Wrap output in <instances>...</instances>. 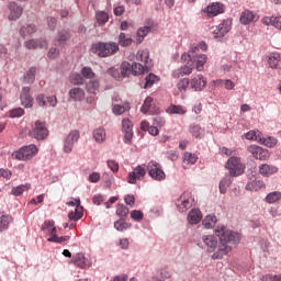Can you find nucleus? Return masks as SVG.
Segmentation results:
<instances>
[{
    "mask_svg": "<svg viewBox=\"0 0 281 281\" xmlns=\"http://www.w3.org/2000/svg\"><path fill=\"white\" fill-rule=\"evenodd\" d=\"M30 88L25 87L23 88V92L21 94V102L22 105L25 106V109H32L34 106V101L32 100V97H30Z\"/></svg>",
    "mask_w": 281,
    "mask_h": 281,
    "instance_id": "nucleus-24",
    "label": "nucleus"
},
{
    "mask_svg": "<svg viewBox=\"0 0 281 281\" xmlns=\"http://www.w3.org/2000/svg\"><path fill=\"white\" fill-rule=\"evenodd\" d=\"M246 139H249L250 142H262V133L256 132V131H249L245 134Z\"/></svg>",
    "mask_w": 281,
    "mask_h": 281,
    "instance_id": "nucleus-34",
    "label": "nucleus"
},
{
    "mask_svg": "<svg viewBox=\"0 0 281 281\" xmlns=\"http://www.w3.org/2000/svg\"><path fill=\"white\" fill-rule=\"evenodd\" d=\"M81 76H83V78H87V80H93V78H95V72H93V69H91V67H83L81 69Z\"/></svg>",
    "mask_w": 281,
    "mask_h": 281,
    "instance_id": "nucleus-50",
    "label": "nucleus"
},
{
    "mask_svg": "<svg viewBox=\"0 0 281 281\" xmlns=\"http://www.w3.org/2000/svg\"><path fill=\"white\" fill-rule=\"evenodd\" d=\"M35 153H36V145L32 144V145L20 148L19 150L12 154V157L18 161H25L27 159H32Z\"/></svg>",
    "mask_w": 281,
    "mask_h": 281,
    "instance_id": "nucleus-5",
    "label": "nucleus"
},
{
    "mask_svg": "<svg viewBox=\"0 0 281 281\" xmlns=\"http://www.w3.org/2000/svg\"><path fill=\"white\" fill-rule=\"evenodd\" d=\"M86 89L88 93H95L98 89H100V81L98 80H91L87 83Z\"/></svg>",
    "mask_w": 281,
    "mask_h": 281,
    "instance_id": "nucleus-48",
    "label": "nucleus"
},
{
    "mask_svg": "<svg viewBox=\"0 0 281 281\" xmlns=\"http://www.w3.org/2000/svg\"><path fill=\"white\" fill-rule=\"evenodd\" d=\"M49 137V128H47V123L37 121L36 122V139L41 142Z\"/></svg>",
    "mask_w": 281,
    "mask_h": 281,
    "instance_id": "nucleus-15",
    "label": "nucleus"
},
{
    "mask_svg": "<svg viewBox=\"0 0 281 281\" xmlns=\"http://www.w3.org/2000/svg\"><path fill=\"white\" fill-rule=\"evenodd\" d=\"M225 168L229 170L231 177H240L245 172V165H243L240 157H231Z\"/></svg>",
    "mask_w": 281,
    "mask_h": 281,
    "instance_id": "nucleus-4",
    "label": "nucleus"
},
{
    "mask_svg": "<svg viewBox=\"0 0 281 281\" xmlns=\"http://www.w3.org/2000/svg\"><path fill=\"white\" fill-rule=\"evenodd\" d=\"M10 223H12V216L2 215L0 216V232H5L10 227Z\"/></svg>",
    "mask_w": 281,
    "mask_h": 281,
    "instance_id": "nucleus-39",
    "label": "nucleus"
},
{
    "mask_svg": "<svg viewBox=\"0 0 281 281\" xmlns=\"http://www.w3.org/2000/svg\"><path fill=\"white\" fill-rule=\"evenodd\" d=\"M144 177H146V168L143 166H137L133 171L128 173L127 181L132 184H135L137 181H142Z\"/></svg>",
    "mask_w": 281,
    "mask_h": 281,
    "instance_id": "nucleus-12",
    "label": "nucleus"
},
{
    "mask_svg": "<svg viewBox=\"0 0 281 281\" xmlns=\"http://www.w3.org/2000/svg\"><path fill=\"white\" fill-rule=\"evenodd\" d=\"M69 98L75 102H81V100H85V90L82 88H72L69 90Z\"/></svg>",
    "mask_w": 281,
    "mask_h": 281,
    "instance_id": "nucleus-28",
    "label": "nucleus"
},
{
    "mask_svg": "<svg viewBox=\"0 0 281 281\" xmlns=\"http://www.w3.org/2000/svg\"><path fill=\"white\" fill-rule=\"evenodd\" d=\"M259 144L267 146V148H274V146H278V138L272 136H267L265 138L261 136V142H259Z\"/></svg>",
    "mask_w": 281,
    "mask_h": 281,
    "instance_id": "nucleus-35",
    "label": "nucleus"
},
{
    "mask_svg": "<svg viewBox=\"0 0 281 281\" xmlns=\"http://www.w3.org/2000/svg\"><path fill=\"white\" fill-rule=\"evenodd\" d=\"M147 170L149 177L155 181H164V179H166V173L164 172V169H161V165L155 160L148 162Z\"/></svg>",
    "mask_w": 281,
    "mask_h": 281,
    "instance_id": "nucleus-6",
    "label": "nucleus"
},
{
    "mask_svg": "<svg viewBox=\"0 0 281 281\" xmlns=\"http://www.w3.org/2000/svg\"><path fill=\"white\" fill-rule=\"evenodd\" d=\"M36 80V68H31L25 75H24V81L30 85Z\"/></svg>",
    "mask_w": 281,
    "mask_h": 281,
    "instance_id": "nucleus-49",
    "label": "nucleus"
},
{
    "mask_svg": "<svg viewBox=\"0 0 281 281\" xmlns=\"http://www.w3.org/2000/svg\"><path fill=\"white\" fill-rule=\"evenodd\" d=\"M149 58L150 53L148 52V49H140L136 54V60H138L139 63H144V65H150Z\"/></svg>",
    "mask_w": 281,
    "mask_h": 281,
    "instance_id": "nucleus-31",
    "label": "nucleus"
},
{
    "mask_svg": "<svg viewBox=\"0 0 281 281\" xmlns=\"http://www.w3.org/2000/svg\"><path fill=\"white\" fill-rule=\"evenodd\" d=\"M67 205H70V207H76L75 211L68 213L69 221H80V218H82V216L85 215L83 209L80 205V200L69 201L67 202Z\"/></svg>",
    "mask_w": 281,
    "mask_h": 281,
    "instance_id": "nucleus-9",
    "label": "nucleus"
},
{
    "mask_svg": "<svg viewBox=\"0 0 281 281\" xmlns=\"http://www.w3.org/2000/svg\"><path fill=\"white\" fill-rule=\"evenodd\" d=\"M202 240L207 249V251H214L218 247V239L214 235H205L202 237Z\"/></svg>",
    "mask_w": 281,
    "mask_h": 281,
    "instance_id": "nucleus-21",
    "label": "nucleus"
},
{
    "mask_svg": "<svg viewBox=\"0 0 281 281\" xmlns=\"http://www.w3.org/2000/svg\"><path fill=\"white\" fill-rule=\"evenodd\" d=\"M67 240H69V236L58 237V235H56V233L54 236H50L48 238V243H57V244L67 243Z\"/></svg>",
    "mask_w": 281,
    "mask_h": 281,
    "instance_id": "nucleus-54",
    "label": "nucleus"
},
{
    "mask_svg": "<svg viewBox=\"0 0 281 281\" xmlns=\"http://www.w3.org/2000/svg\"><path fill=\"white\" fill-rule=\"evenodd\" d=\"M247 153H249L254 159L259 161H268L269 157H271V154H269L267 149L258 145H249L247 147Z\"/></svg>",
    "mask_w": 281,
    "mask_h": 281,
    "instance_id": "nucleus-7",
    "label": "nucleus"
},
{
    "mask_svg": "<svg viewBox=\"0 0 281 281\" xmlns=\"http://www.w3.org/2000/svg\"><path fill=\"white\" fill-rule=\"evenodd\" d=\"M232 186V177L225 176L221 181H220V192L222 194H225L227 192V188Z\"/></svg>",
    "mask_w": 281,
    "mask_h": 281,
    "instance_id": "nucleus-38",
    "label": "nucleus"
},
{
    "mask_svg": "<svg viewBox=\"0 0 281 281\" xmlns=\"http://www.w3.org/2000/svg\"><path fill=\"white\" fill-rule=\"evenodd\" d=\"M160 276H161V279L159 281H164L172 278V273L170 272V270H168V267H165L160 270Z\"/></svg>",
    "mask_w": 281,
    "mask_h": 281,
    "instance_id": "nucleus-61",
    "label": "nucleus"
},
{
    "mask_svg": "<svg viewBox=\"0 0 281 281\" xmlns=\"http://www.w3.org/2000/svg\"><path fill=\"white\" fill-rule=\"evenodd\" d=\"M95 19L100 25H104V24L109 23V13H106L104 11H98L95 13Z\"/></svg>",
    "mask_w": 281,
    "mask_h": 281,
    "instance_id": "nucleus-45",
    "label": "nucleus"
},
{
    "mask_svg": "<svg viewBox=\"0 0 281 281\" xmlns=\"http://www.w3.org/2000/svg\"><path fill=\"white\" fill-rule=\"evenodd\" d=\"M190 85L191 88L194 89V91H203V89H205V86L207 85V81L205 80V77H203V75H198L191 80Z\"/></svg>",
    "mask_w": 281,
    "mask_h": 281,
    "instance_id": "nucleus-20",
    "label": "nucleus"
},
{
    "mask_svg": "<svg viewBox=\"0 0 281 281\" xmlns=\"http://www.w3.org/2000/svg\"><path fill=\"white\" fill-rule=\"evenodd\" d=\"M72 85H85V78L80 74H76L71 78Z\"/></svg>",
    "mask_w": 281,
    "mask_h": 281,
    "instance_id": "nucleus-62",
    "label": "nucleus"
},
{
    "mask_svg": "<svg viewBox=\"0 0 281 281\" xmlns=\"http://www.w3.org/2000/svg\"><path fill=\"white\" fill-rule=\"evenodd\" d=\"M92 54H98L100 58H108L120 52V44L115 42L104 43L98 42L91 46Z\"/></svg>",
    "mask_w": 281,
    "mask_h": 281,
    "instance_id": "nucleus-3",
    "label": "nucleus"
},
{
    "mask_svg": "<svg viewBox=\"0 0 281 281\" xmlns=\"http://www.w3.org/2000/svg\"><path fill=\"white\" fill-rule=\"evenodd\" d=\"M154 126H159V128H161V126H166V119H164V116L157 114L154 119Z\"/></svg>",
    "mask_w": 281,
    "mask_h": 281,
    "instance_id": "nucleus-57",
    "label": "nucleus"
},
{
    "mask_svg": "<svg viewBox=\"0 0 281 281\" xmlns=\"http://www.w3.org/2000/svg\"><path fill=\"white\" fill-rule=\"evenodd\" d=\"M255 19L256 14H254L252 11L244 10L240 13L239 22L241 23V25H249V23H254Z\"/></svg>",
    "mask_w": 281,
    "mask_h": 281,
    "instance_id": "nucleus-26",
    "label": "nucleus"
},
{
    "mask_svg": "<svg viewBox=\"0 0 281 281\" xmlns=\"http://www.w3.org/2000/svg\"><path fill=\"white\" fill-rule=\"evenodd\" d=\"M198 159L199 157L196 156V154L186 151L183 155V167L186 168V166H194Z\"/></svg>",
    "mask_w": 281,
    "mask_h": 281,
    "instance_id": "nucleus-32",
    "label": "nucleus"
},
{
    "mask_svg": "<svg viewBox=\"0 0 281 281\" xmlns=\"http://www.w3.org/2000/svg\"><path fill=\"white\" fill-rule=\"evenodd\" d=\"M42 231L47 232L50 236L56 235V226H54V221L48 220L45 221L44 224L42 225Z\"/></svg>",
    "mask_w": 281,
    "mask_h": 281,
    "instance_id": "nucleus-33",
    "label": "nucleus"
},
{
    "mask_svg": "<svg viewBox=\"0 0 281 281\" xmlns=\"http://www.w3.org/2000/svg\"><path fill=\"white\" fill-rule=\"evenodd\" d=\"M181 59L188 60V63L173 72V78L190 76V74L194 71V68L196 71H203V67L205 66V63H207V56L199 54L198 46H193L188 54H182Z\"/></svg>",
    "mask_w": 281,
    "mask_h": 281,
    "instance_id": "nucleus-1",
    "label": "nucleus"
},
{
    "mask_svg": "<svg viewBox=\"0 0 281 281\" xmlns=\"http://www.w3.org/2000/svg\"><path fill=\"white\" fill-rule=\"evenodd\" d=\"M150 70V65H142L139 63H133L132 64V74L134 76H142V74H148Z\"/></svg>",
    "mask_w": 281,
    "mask_h": 281,
    "instance_id": "nucleus-25",
    "label": "nucleus"
},
{
    "mask_svg": "<svg viewBox=\"0 0 281 281\" xmlns=\"http://www.w3.org/2000/svg\"><path fill=\"white\" fill-rule=\"evenodd\" d=\"M159 82V78L155 74H149L145 77L144 89H150L153 85H157Z\"/></svg>",
    "mask_w": 281,
    "mask_h": 281,
    "instance_id": "nucleus-36",
    "label": "nucleus"
},
{
    "mask_svg": "<svg viewBox=\"0 0 281 281\" xmlns=\"http://www.w3.org/2000/svg\"><path fill=\"white\" fill-rule=\"evenodd\" d=\"M122 131L124 133V142L126 144H132L133 142V122L128 119H123Z\"/></svg>",
    "mask_w": 281,
    "mask_h": 281,
    "instance_id": "nucleus-13",
    "label": "nucleus"
},
{
    "mask_svg": "<svg viewBox=\"0 0 281 281\" xmlns=\"http://www.w3.org/2000/svg\"><path fill=\"white\" fill-rule=\"evenodd\" d=\"M280 60H281L280 54L272 53L268 59V63H269L271 69H277V67H279V65H280Z\"/></svg>",
    "mask_w": 281,
    "mask_h": 281,
    "instance_id": "nucleus-40",
    "label": "nucleus"
},
{
    "mask_svg": "<svg viewBox=\"0 0 281 281\" xmlns=\"http://www.w3.org/2000/svg\"><path fill=\"white\" fill-rule=\"evenodd\" d=\"M278 167L269 164L259 165V175L261 177H272V175H278Z\"/></svg>",
    "mask_w": 281,
    "mask_h": 281,
    "instance_id": "nucleus-16",
    "label": "nucleus"
},
{
    "mask_svg": "<svg viewBox=\"0 0 281 281\" xmlns=\"http://www.w3.org/2000/svg\"><path fill=\"white\" fill-rule=\"evenodd\" d=\"M27 190H30V184H20L12 188L11 194H13V196H21V194L27 192Z\"/></svg>",
    "mask_w": 281,
    "mask_h": 281,
    "instance_id": "nucleus-42",
    "label": "nucleus"
},
{
    "mask_svg": "<svg viewBox=\"0 0 281 281\" xmlns=\"http://www.w3.org/2000/svg\"><path fill=\"white\" fill-rule=\"evenodd\" d=\"M142 113H155L153 111V97H147L144 101L143 106L140 108Z\"/></svg>",
    "mask_w": 281,
    "mask_h": 281,
    "instance_id": "nucleus-41",
    "label": "nucleus"
},
{
    "mask_svg": "<svg viewBox=\"0 0 281 281\" xmlns=\"http://www.w3.org/2000/svg\"><path fill=\"white\" fill-rule=\"evenodd\" d=\"M68 38H69V33L66 31H61L58 34L57 44L63 45V43H66Z\"/></svg>",
    "mask_w": 281,
    "mask_h": 281,
    "instance_id": "nucleus-59",
    "label": "nucleus"
},
{
    "mask_svg": "<svg viewBox=\"0 0 281 281\" xmlns=\"http://www.w3.org/2000/svg\"><path fill=\"white\" fill-rule=\"evenodd\" d=\"M131 218H133V221H137V222L143 221L144 213L142 211L134 210L131 213Z\"/></svg>",
    "mask_w": 281,
    "mask_h": 281,
    "instance_id": "nucleus-60",
    "label": "nucleus"
},
{
    "mask_svg": "<svg viewBox=\"0 0 281 281\" xmlns=\"http://www.w3.org/2000/svg\"><path fill=\"white\" fill-rule=\"evenodd\" d=\"M202 218H203V215L201 214L200 210L193 209L189 212L188 221L190 225H196V223H201Z\"/></svg>",
    "mask_w": 281,
    "mask_h": 281,
    "instance_id": "nucleus-27",
    "label": "nucleus"
},
{
    "mask_svg": "<svg viewBox=\"0 0 281 281\" xmlns=\"http://www.w3.org/2000/svg\"><path fill=\"white\" fill-rule=\"evenodd\" d=\"M193 202H194V199L192 198V193L189 191H186L178 199L177 207L179 212H186L187 210H190V207H192Z\"/></svg>",
    "mask_w": 281,
    "mask_h": 281,
    "instance_id": "nucleus-8",
    "label": "nucleus"
},
{
    "mask_svg": "<svg viewBox=\"0 0 281 281\" xmlns=\"http://www.w3.org/2000/svg\"><path fill=\"white\" fill-rule=\"evenodd\" d=\"M215 236L220 237V245H218V254H214L213 258L218 260L223 258V256H227L229 251H232V245H238L240 243V234L234 233L227 227L222 226L215 229Z\"/></svg>",
    "mask_w": 281,
    "mask_h": 281,
    "instance_id": "nucleus-2",
    "label": "nucleus"
},
{
    "mask_svg": "<svg viewBox=\"0 0 281 281\" xmlns=\"http://www.w3.org/2000/svg\"><path fill=\"white\" fill-rule=\"evenodd\" d=\"M190 133L193 135V137L199 138L201 137V127L199 125H192L190 127Z\"/></svg>",
    "mask_w": 281,
    "mask_h": 281,
    "instance_id": "nucleus-63",
    "label": "nucleus"
},
{
    "mask_svg": "<svg viewBox=\"0 0 281 281\" xmlns=\"http://www.w3.org/2000/svg\"><path fill=\"white\" fill-rule=\"evenodd\" d=\"M25 114V110L23 108H15L10 111V117H22Z\"/></svg>",
    "mask_w": 281,
    "mask_h": 281,
    "instance_id": "nucleus-58",
    "label": "nucleus"
},
{
    "mask_svg": "<svg viewBox=\"0 0 281 281\" xmlns=\"http://www.w3.org/2000/svg\"><path fill=\"white\" fill-rule=\"evenodd\" d=\"M166 113L169 115H186L188 110H186L183 105L171 104L169 108H167Z\"/></svg>",
    "mask_w": 281,
    "mask_h": 281,
    "instance_id": "nucleus-30",
    "label": "nucleus"
},
{
    "mask_svg": "<svg viewBox=\"0 0 281 281\" xmlns=\"http://www.w3.org/2000/svg\"><path fill=\"white\" fill-rule=\"evenodd\" d=\"M213 83L215 87H224L227 91H232L236 87V83L232 79H217Z\"/></svg>",
    "mask_w": 281,
    "mask_h": 281,
    "instance_id": "nucleus-29",
    "label": "nucleus"
},
{
    "mask_svg": "<svg viewBox=\"0 0 281 281\" xmlns=\"http://www.w3.org/2000/svg\"><path fill=\"white\" fill-rule=\"evenodd\" d=\"M10 13L8 15L9 21H19L23 14V7L16 2H10L8 5Z\"/></svg>",
    "mask_w": 281,
    "mask_h": 281,
    "instance_id": "nucleus-14",
    "label": "nucleus"
},
{
    "mask_svg": "<svg viewBox=\"0 0 281 281\" xmlns=\"http://www.w3.org/2000/svg\"><path fill=\"white\" fill-rule=\"evenodd\" d=\"M188 87H190V79L188 78L181 79L177 85L179 91H186Z\"/></svg>",
    "mask_w": 281,
    "mask_h": 281,
    "instance_id": "nucleus-56",
    "label": "nucleus"
},
{
    "mask_svg": "<svg viewBox=\"0 0 281 281\" xmlns=\"http://www.w3.org/2000/svg\"><path fill=\"white\" fill-rule=\"evenodd\" d=\"M150 30H153V21L147 20L145 22V26L138 29L137 31V43H142L146 36L150 33Z\"/></svg>",
    "mask_w": 281,
    "mask_h": 281,
    "instance_id": "nucleus-19",
    "label": "nucleus"
},
{
    "mask_svg": "<svg viewBox=\"0 0 281 281\" xmlns=\"http://www.w3.org/2000/svg\"><path fill=\"white\" fill-rule=\"evenodd\" d=\"M232 30V19L224 20L216 29L213 30V38H223Z\"/></svg>",
    "mask_w": 281,
    "mask_h": 281,
    "instance_id": "nucleus-11",
    "label": "nucleus"
},
{
    "mask_svg": "<svg viewBox=\"0 0 281 281\" xmlns=\"http://www.w3.org/2000/svg\"><path fill=\"white\" fill-rule=\"evenodd\" d=\"M71 262H74L76 267H79V269H87V267H90L89 259H87L82 252L72 256Z\"/></svg>",
    "mask_w": 281,
    "mask_h": 281,
    "instance_id": "nucleus-18",
    "label": "nucleus"
},
{
    "mask_svg": "<svg viewBox=\"0 0 281 281\" xmlns=\"http://www.w3.org/2000/svg\"><path fill=\"white\" fill-rule=\"evenodd\" d=\"M225 12V5L220 2H213L206 8L207 16H217V14H223Z\"/></svg>",
    "mask_w": 281,
    "mask_h": 281,
    "instance_id": "nucleus-17",
    "label": "nucleus"
},
{
    "mask_svg": "<svg viewBox=\"0 0 281 281\" xmlns=\"http://www.w3.org/2000/svg\"><path fill=\"white\" fill-rule=\"evenodd\" d=\"M116 215L120 216L121 218H124V216H128V207L124 206V204H117Z\"/></svg>",
    "mask_w": 281,
    "mask_h": 281,
    "instance_id": "nucleus-52",
    "label": "nucleus"
},
{
    "mask_svg": "<svg viewBox=\"0 0 281 281\" xmlns=\"http://www.w3.org/2000/svg\"><path fill=\"white\" fill-rule=\"evenodd\" d=\"M37 101L40 106H56L58 104L56 97H45L43 94L37 97Z\"/></svg>",
    "mask_w": 281,
    "mask_h": 281,
    "instance_id": "nucleus-23",
    "label": "nucleus"
},
{
    "mask_svg": "<svg viewBox=\"0 0 281 281\" xmlns=\"http://www.w3.org/2000/svg\"><path fill=\"white\" fill-rule=\"evenodd\" d=\"M93 137H94L95 142L102 143V142H104V139H106V131H104V128H102V127H99V128L94 130Z\"/></svg>",
    "mask_w": 281,
    "mask_h": 281,
    "instance_id": "nucleus-43",
    "label": "nucleus"
},
{
    "mask_svg": "<svg viewBox=\"0 0 281 281\" xmlns=\"http://www.w3.org/2000/svg\"><path fill=\"white\" fill-rule=\"evenodd\" d=\"M263 25H272L277 30H281V15L265 16L261 19Z\"/></svg>",
    "mask_w": 281,
    "mask_h": 281,
    "instance_id": "nucleus-22",
    "label": "nucleus"
},
{
    "mask_svg": "<svg viewBox=\"0 0 281 281\" xmlns=\"http://www.w3.org/2000/svg\"><path fill=\"white\" fill-rule=\"evenodd\" d=\"M218 220L216 218V215H207L203 222L202 225L206 228V229H212V227H214V225H216V222Z\"/></svg>",
    "mask_w": 281,
    "mask_h": 281,
    "instance_id": "nucleus-37",
    "label": "nucleus"
},
{
    "mask_svg": "<svg viewBox=\"0 0 281 281\" xmlns=\"http://www.w3.org/2000/svg\"><path fill=\"white\" fill-rule=\"evenodd\" d=\"M281 199V192L280 191H273L267 194L266 202L267 203H278Z\"/></svg>",
    "mask_w": 281,
    "mask_h": 281,
    "instance_id": "nucleus-44",
    "label": "nucleus"
},
{
    "mask_svg": "<svg viewBox=\"0 0 281 281\" xmlns=\"http://www.w3.org/2000/svg\"><path fill=\"white\" fill-rule=\"evenodd\" d=\"M80 139V133L78 131H71L64 142V153H71L74 150V144Z\"/></svg>",
    "mask_w": 281,
    "mask_h": 281,
    "instance_id": "nucleus-10",
    "label": "nucleus"
},
{
    "mask_svg": "<svg viewBox=\"0 0 281 281\" xmlns=\"http://www.w3.org/2000/svg\"><path fill=\"white\" fill-rule=\"evenodd\" d=\"M108 167L112 172H117L120 170V164L115 160H108Z\"/></svg>",
    "mask_w": 281,
    "mask_h": 281,
    "instance_id": "nucleus-64",
    "label": "nucleus"
},
{
    "mask_svg": "<svg viewBox=\"0 0 281 281\" xmlns=\"http://www.w3.org/2000/svg\"><path fill=\"white\" fill-rule=\"evenodd\" d=\"M114 227L117 232H124V229H130L131 224L126 223L123 220H119L114 223Z\"/></svg>",
    "mask_w": 281,
    "mask_h": 281,
    "instance_id": "nucleus-51",
    "label": "nucleus"
},
{
    "mask_svg": "<svg viewBox=\"0 0 281 281\" xmlns=\"http://www.w3.org/2000/svg\"><path fill=\"white\" fill-rule=\"evenodd\" d=\"M36 32V27L34 25H27L20 30L21 36H30V34H34Z\"/></svg>",
    "mask_w": 281,
    "mask_h": 281,
    "instance_id": "nucleus-53",
    "label": "nucleus"
},
{
    "mask_svg": "<svg viewBox=\"0 0 281 281\" xmlns=\"http://www.w3.org/2000/svg\"><path fill=\"white\" fill-rule=\"evenodd\" d=\"M122 78H126L132 71V65L128 61H123L120 67Z\"/></svg>",
    "mask_w": 281,
    "mask_h": 281,
    "instance_id": "nucleus-46",
    "label": "nucleus"
},
{
    "mask_svg": "<svg viewBox=\"0 0 281 281\" xmlns=\"http://www.w3.org/2000/svg\"><path fill=\"white\" fill-rule=\"evenodd\" d=\"M114 115H122L123 113H126L128 111V105H114L112 109Z\"/></svg>",
    "mask_w": 281,
    "mask_h": 281,
    "instance_id": "nucleus-55",
    "label": "nucleus"
},
{
    "mask_svg": "<svg viewBox=\"0 0 281 281\" xmlns=\"http://www.w3.org/2000/svg\"><path fill=\"white\" fill-rule=\"evenodd\" d=\"M132 44L133 40L131 37H126L125 33H121L119 35V45H121V47H128Z\"/></svg>",
    "mask_w": 281,
    "mask_h": 281,
    "instance_id": "nucleus-47",
    "label": "nucleus"
}]
</instances>
